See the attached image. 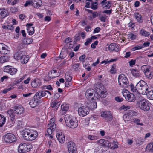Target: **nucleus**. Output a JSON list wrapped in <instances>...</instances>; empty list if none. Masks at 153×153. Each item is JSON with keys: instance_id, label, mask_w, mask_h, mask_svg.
I'll return each mask as SVG.
<instances>
[{"instance_id": "obj_23", "label": "nucleus", "mask_w": 153, "mask_h": 153, "mask_svg": "<svg viewBox=\"0 0 153 153\" xmlns=\"http://www.w3.org/2000/svg\"><path fill=\"white\" fill-rule=\"evenodd\" d=\"M126 100L129 102H133L135 100V96L132 93H130L125 98Z\"/></svg>"}, {"instance_id": "obj_22", "label": "nucleus", "mask_w": 153, "mask_h": 153, "mask_svg": "<svg viewBox=\"0 0 153 153\" xmlns=\"http://www.w3.org/2000/svg\"><path fill=\"white\" fill-rule=\"evenodd\" d=\"M131 72L132 75L135 76L140 77L141 75L140 70L138 69L134 68L131 69L130 70Z\"/></svg>"}, {"instance_id": "obj_42", "label": "nucleus", "mask_w": 153, "mask_h": 153, "mask_svg": "<svg viewBox=\"0 0 153 153\" xmlns=\"http://www.w3.org/2000/svg\"><path fill=\"white\" fill-rule=\"evenodd\" d=\"M99 137L97 135H89L88 136V138L90 140H96L99 138Z\"/></svg>"}, {"instance_id": "obj_6", "label": "nucleus", "mask_w": 153, "mask_h": 153, "mask_svg": "<svg viewBox=\"0 0 153 153\" xmlns=\"http://www.w3.org/2000/svg\"><path fill=\"white\" fill-rule=\"evenodd\" d=\"M139 107L144 111H148L150 109L149 102L147 100L143 98H140L138 102Z\"/></svg>"}, {"instance_id": "obj_8", "label": "nucleus", "mask_w": 153, "mask_h": 153, "mask_svg": "<svg viewBox=\"0 0 153 153\" xmlns=\"http://www.w3.org/2000/svg\"><path fill=\"white\" fill-rule=\"evenodd\" d=\"M32 148V145L29 143H21L18 147V151L19 152H25L29 151Z\"/></svg>"}, {"instance_id": "obj_49", "label": "nucleus", "mask_w": 153, "mask_h": 153, "mask_svg": "<svg viewBox=\"0 0 153 153\" xmlns=\"http://www.w3.org/2000/svg\"><path fill=\"white\" fill-rule=\"evenodd\" d=\"M122 93L123 96L126 98L127 96V95H128L130 93L128 92V91L126 89H124L123 90Z\"/></svg>"}, {"instance_id": "obj_64", "label": "nucleus", "mask_w": 153, "mask_h": 153, "mask_svg": "<svg viewBox=\"0 0 153 153\" xmlns=\"http://www.w3.org/2000/svg\"><path fill=\"white\" fill-rule=\"evenodd\" d=\"M100 30V27H97L95 28L94 31V33H96L99 32Z\"/></svg>"}, {"instance_id": "obj_47", "label": "nucleus", "mask_w": 153, "mask_h": 153, "mask_svg": "<svg viewBox=\"0 0 153 153\" xmlns=\"http://www.w3.org/2000/svg\"><path fill=\"white\" fill-rule=\"evenodd\" d=\"M145 75L146 77L147 78L151 79L153 77V74L150 71L145 73Z\"/></svg>"}, {"instance_id": "obj_13", "label": "nucleus", "mask_w": 153, "mask_h": 153, "mask_svg": "<svg viewBox=\"0 0 153 153\" xmlns=\"http://www.w3.org/2000/svg\"><path fill=\"white\" fill-rule=\"evenodd\" d=\"M67 148L69 153H76L77 150L75 144L73 142H68Z\"/></svg>"}, {"instance_id": "obj_2", "label": "nucleus", "mask_w": 153, "mask_h": 153, "mask_svg": "<svg viewBox=\"0 0 153 153\" xmlns=\"http://www.w3.org/2000/svg\"><path fill=\"white\" fill-rule=\"evenodd\" d=\"M137 92L145 95L148 92V86L146 83L143 80H141L136 85Z\"/></svg>"}, {"instance_id": "obj_18", "label": "nucleus", "mask_w": 153, "mask_h": 153, "mask_svg": "<svg viewBox=\"0 0 153 153\" xmlns=\"http://www.w3.org/2000/svg\"><path fill=\"white\" fill-rule=\"evenodd\" d=\"M14 111L15 113L17 114H22L24 112L23 107L21 105L15 106Z\"/></svg>"}, {"instance_id": "obj_33", "label": "nucleus", "mask_w": 153, "mask_h": 153, "mask_svg": "<svg viewBox=\"0 0 153 153\" xmlns=\"http://www.w3.org/2000/svg\"><path fill=\"white\" fill-rule=\"evenodd\" d=\"M134 16L138 22L142 23V22L143 19L140 14L138 13H134Z\"/></svg>"}, {"instance_id": "obj_62", "label": "nucleus", "mask_w": 153, "mask_h": 153, "mask_svg": "<svg viewBox=\"0 0 153 153\" xmlns=\"http://www.w3.org/2000/svg\"><path fill=\"white\" fill-rule=\"evenodd\" d=\"M48 138V139L49 140H51L52 141H54V140L53 139V136L51 134H48L47 135Z\"/></svg>"}, {"instance_id": "obj_54", "label": "nucleus", "mask_w": 153, "mask_h": 153, "mask_svg": "<svg viewBox=\"0 0 153 153\" xmlns=\"http://www.w3.org/2000/svg\"><path fill=\"white\" fill-rule=\"evenodd\" d=\"M91 7L93 9H96L97 7V2H93L91 3Z\"/></svg>"}, {"instance_id": "obj_40", "label": "nucleus", "mask_w": 153, "mask_h": 153, "mask_svg": "<svg viewBox=\"0 0 153 153\" xmlns=\"http://www.w3.org/2000/svg\"><path fill=\"white\" fill-rule=\"evenodd\" d=\"M92 102H91V104H90V105L89 106L90 108L91 109H95L96 108H97V101H92Z\"/></svg>"}, {"instance_id": "obj_52", "label": "nucleus", "mask_w": 153, "mask_h": 153, "mask_svg": "<svg viewBox=\"0 0 153 153\" xmlns=\"http://www.w3.org/2000/svg\"><path fill=\"white\" fill-rule=\"evenodd\" d=\"M40 92H39V91L36 92L35 95L34 97V98H35V99L37 100H39L41 98H42V97L40 94Z\"/></svg>"}, {"instance_id": "obj_28", "label": "nucleus", "mask_w": 153, "mask_h": 153, "mask_svg": "<svg viewBox=\"0 0 153 153\" xmlns=\"http://www.w3.org/2000/svg\"><path fill=\"white\" fill-rule=\"evenodd\" d=\"M56 72L57 71L55 70H53L49 71L48 73V77H49V78L47 79V78H45L44 79L45 80V81H49L51 78H53L55 77L56 76L54 75H53L51 76H50V75L56 73Z\"/></svg>"}, {"instance_id": "obj_61", "label": "nucleus", "mask_w": 153, "mask_h": 153, "mask_svg": "<svg viewBox=\"0 0 153 153\" xmlns=\"http://www.w3.org/2000/svg\"><path fill=\"white\" fill-rule=\"evenodd\" d=\"M92 41L91 40V39L90 38L88 39H87L86 42L85 43V45H88L89 43L92 42Z\"/></svg>"}, {"instance_id": "obj_25", "label": "nucleus", "mask_w": 153, "mask_h": 153, "mask_svg": "<svg viewBox=\"0 0 153 153\" xmlns=\"http://www.w3.org/2000/svg\"><path fill=\"white\" fill-rule=\"evenodd\" d=\"M48 127H51L53 129H55L56 128V124L55 123V119L52 118L50 120L49 124L48 125Z\"/></svg>"}, {"instance_id": "obj_46", "label": "nucleus", "mask_w": 153, "mask_h": 153, "mask_svg": "<svg viewBox=\"0 0 153 153\" xmlns=\"http://www.w3.org/2000/svg\"><path fill=\"white\" fill-rule=\"evenodd\" d=\"M129 86L130 89L132 92H137V89L136 88V86L135 87L134 85L132 83Z\"/></svg>"}, {"instance_id": "obj_11", "label": "nucleus", "mask_w": 153, "mask_h": 153, "mask_svg": "<svg viewBox=\"0 0 153 153\" xmlns=\"http://www.w3.org/2000/svg\"><path fill=\"white\" fill-rule=\"evenodd\" d=\"M78 111L79 115L81 117H83L89 113V110L88 108L82 106L79 108Z\"/></svg>"}, {"instance_id": "obj_4", "label": "nucleus", "mask_w": 153, "mask_h": 153, "mask_svg": "<svg viewBox=\"0 0 153 153\" xmlns=\"http://www.w3.org/2000/svg\"><path fill=\"white\" fill-rule=\"evenodd\" d=\"M14 58L16 59L20 60L21 62L23 64L27 63L29 59V56L26 55L25 52L19 51L14 55Z\"/></svg>"}, {"instance_id": "obj_15", "label": "nucleus", "mask_w": 153, "mask_h": 153, "mask_svg": "<svg viewBox=\"0 0 153 153\" xmlns=\"http://www.w3.org/2000/svg\"><path fill=\"white\" fill-rule=\"evenodd\" d=\"M101 116V117L107 120H110L112 117L111 113L110 111H108L102 112Z\"/></svg>"}, {"instance_id": "obj_17", "label": "nucleus", "mask_w": 153, "mask_h": 153, "mask_svg": "<svg viewBox=\"0 0 153 153\" xmlns=\"http://www.w3.org/2000/svg\"><path fill=\"white\" fill-rule=\"evenodd\" d=\"M60 105V102L56 100H54L52 101L51 103V106L53 109L57 110L59 107Z\"/></svg>"}, {"instance_id": "obj_60", "label": "nucleus", "mask_w": 153, "mask_h": 153, "mask_svg": "<svg viewBox=\"0 0 153 153\" xmlns=\"http://www.w3.org/2000/svg\"><path fill=\"white\" fill-rule=\"evenodd\" d=\"M39 91L40 93V95L42 97H44L47 94V93H46V91Z\"/></svg>"}, {"instance_id": "obj_30", "label": "nucleus", "mask_w": 153, "mask_h": 153, "mask_svg": "<svg viewBox=\"0 0 153 153\" xmlns=\"http://www.w3.org/2000/svg\"><path fill=\"white\" fill-rule=\"evenodd\" d=\"M7 113L10 117L11 120L13 121H14L15 120V114L13 113V110L10 109L8 110L7 111Z\"/></svg>"}, {"instance_id": "obj_29", "label": "nucleus", "mask_w": 153, "mask_h": 153, "mask_svg": "<svg viewBox=\"0 0 153 153\" xmlns=\"http://www.w3.org/2000/svg\"><path fill=\"white\" fill-rule=\"evenodd\" d=\"M146 150L150 152L153 153V142L150 143L147 145Z\"/></svg>"}, {"instance_id": "obj_20", "label": "nucleus", "mask_w": 153, "mask_h": 153, "mask_svg": "<svg viewBox=\"0 0 153 153\" xmlns=\"http://www.w3.org/2000/svg\"><path fill=\"white\" fill-rule=\"evenodd\" d=\"M8 15V11L4 8H0V18H3Z\"/></svg>"}, {"instance_id": "obj_26", "label": "nucleus", "mask_w": 153, "mask_h": 153, "mask_svg": "<svg viewBox=\"0 0 153 153\" xmlns=\"http://www.w3.org/2000/svg\"><path fill=\"white\" fill-rule=\"evenodd\" d=\"M108 49L111 51H118L119 49L118 46L114 43H111L108 46Z\"/></svg>"}, {"instance_id": "obj_27", "label": "nucleus", "mask_w": 153, "mask_h": 153, "mask_svg": "<svg viewBox=\"0 0 153 153\" xmlns=\"http://www.w3.org/2000/svg\"><path fill=\"white\" fill-rule=\"evenodd\" d=\"M39 103V101L34 98L33 99L30 101L29 105L31 107L34 108L38 105Z\"/></svg>"}, {"instance_id": "obj_31", "label": "nucleus", "mask_w": 153, "mask_h": 153, "mask_svg": "<svg viewBox=\"0 0 153 153\" xmlns=\"http://www.w3.org/2000/svg\"><path fill=\"white\" fill-rule=\"evenodd\" d=\"M9 57L7 56H2L0 57V63H3L9 60Z\"/></svg>"}, {"instance_id": "obj_12", "label": "nucleus", "mask_w": 153, "mask_h": 153, "mask_svg": "<svg viewBox=\"0 0 153 153\" xmlns=\"http://www.w3.org/2000/svg\"><path fill=\"white\" fill-rule=\"evenodd\" d=\"M137 114L133 110H129L126 114L123 116V118L125 121L130 120L133 118V117Z\"/></svg>"}, {"instance_id": "obj_7", "label": "nucleus", "mask_w": 153, "mask_h": 153, "mask_svg": "<svg viewBox=\"0 0 153 153\" xmlns=\"http://www.w3.org/2000/svg\"><path fill=\"white\" fill-rule=\"evenodd\" d=\"M4 141L7 143H11L16 140V137L12 133H8L3 137Z\"/></svg>"}, {"instance_id": "obj_55", "label": "nucleus", "mask_w": 153, "mask_h": 153, "mask_svg": "<svg viewBox=\"0 0 153 153\" xmlns=\"http://www.w3.org/2000/svg\"><path fill=\"white\" fill-rule=\"evenodd\" d=\"M55 130V129H53L51 127H48L47 130L48 134H52L53 132Z\"/></svg>"}, {"instance_id": "obj_24", "label": "nucleus", "mask_w": 153, "mask_h": 153, "mask_svg": "<svg viewBox=\"0 0 153 153\" xmlns=\"http://www.w3.org/2000/svg\"><path fill=\"white\" fill-rule=\"evenodd\" d=\"M1 50L0 51V52L2 54H7L9 52L8 49V46L3 43L1 47Z\"/></svg>"}, {"instance_id": "obj_34", "label": "nucleus", "mask_w": 153, "mask_h": 153, "mask_svg": "<svg viewBox=\"0 0 153 153\" xmlns=\"http://www.w3.org/2000/svg\"><path fill=\"white\" fill-rule=\"evenodd\" d=\"M103 8L105 9H108L111 6V3L110 1H108L101 4Z\"/></svg>"}, {"instance_id": "obj_9", "label": "nucleus", "mask_w": 153, "mask_h": 153, "mask_svg": "<svg viewBox=\"0 0 153 153\" xmlns=\"http://www.w3.org/2000/svg\"><path fill=\"white\" fill-rule=\"evenodd\" d=\"M65 122L66 125L67 126L71 128H76L78 125V122L75 119H70L69 118L66 119L65 120Z\"/></svg>"}, {"instance_id": "obj_57", "label": "nucleus", "mask_w": 153, "mask_h": 153, "mask_svg": "<svg viewBox=\"0 0 153 153\" xmlns=\"http://www.w3.org/2000/svg\"><path fill=\"white\" fill-rule=\"evenodd\" d=\"M98 43V41H96L92 43L91 45V47L93 49H94L96 45H97Z\"/></svg>"}, {"instance_id": "obj_41", "label": "nucleus", "mask_w": 153, "mask_h": 153, "mask_svg": "<svg viewBox=\"0 0 153 153\" xmlns=\"http://www.w3.org/2000/svg\"><path fill=\"white\" fill-rule=\"evenodd\" d=\"M6 118L0 114V127L4 124L6 121Z\"/></svg>"}, {"instance_id": "obj_16", "label": "nucleus", "mask_w": 153, "mask_h": 153, "mask_svg": "<svg viewBox=\"0 0 153 153\" xmlns=\"http://www.w3.org/2000/svg\"><path fill=\"white\" fill-rule=\"evenodd\" d=\"M98 142L102 146L109 147L111 146L110 143L107 140L103 139H100L99 140Z\"/></svg>"}, {"instance_id": "obj_63", "label": "nucleus", "mask_w": 153, "mask_h": 153, "mask_svg": "<svg viewBox=\"0 0 153 153\" xmlns=\"http://www.w3.org/2000/svg\"><path fill=\"white\" fill-rule=\"evenodd\" d=\"M118 147V145L117 144H115L113 146L111 147V148L110 149L111 150V151L112 152V151L114 152V150H113V149H114L115 148H117Z\"/></svg>"}, {"instance_id": "obj_5", "label": "nucleus", "mask_w": 153, "mask_h": 153, "mask_svg": "<svg viewBox=\"0 0 153 153\" xmlns=\"http://www.w3.org/2000/svg\"><path fill=\"white\" fill-rule=\"evenodd\" d=\"M119 85L122 88H126L129 85L128 79L123 74H120L118 76Z\"/></svg>"}, {"instance_id": "obj_44", "label": "nucleus", "mask_w": 153, "mask_h": 153, "mask_svg": "<svg viewBox=\"0 0 153 153\" xmlns=\"http://www.w3.org/2000/svg\"><path fill=\"white\" fill-rule=\"evenodd\" d=\"M17 71V70L16 69L14 68L11 66L9 73L10 74V75H13L15 74Z\"/></svg>"}, {"instance_id": "obj_36", "label": "nucleus", "mask_w": 153, "mask_h": 153, "mask_svg": "<svg viewBox=\"0 0 153 153\" xmlns=\"http://www.w3.org/2000/svg\"><path fill=\"white\" fill-rule=\"evenodd\" d=\"M150 68L148 65H144L142 66L141 69L144 72V74L145 73L149 72L150 71Z\"/></svg>"}, {"instance_id": "obj_10", "label": "nucleus", "mask_w": 153, "mask_h": 153, "mask_svg": "<svg viewBox=\"0 0 153 153\" xmlns=\"http://www.w3.org/2000/svg\"><path fill=\"white\" fill-rule=\"evenodd\" d=\"M56 136L58 140L60 143L62 144L64 143L65 137L64 134L61 130L59 129L56 130Z\"/></svg>"}, {"instance_id": "obj_53", "label": "nucleus", "mask_w": 153, "mask_h": 153, "mask_svg": "<svg viewBox=\"0 0 153 153\" xmlns=\"http://www.w3.org/2000/svg\"><path fill=\"white\" fill-rule=\"evenodd\" d=\"M14 87L13 86H11L10 87L8 88H6L3 90L2 92L4 94H6L7 92L10 91L13 89Z\"/></svg>"}, {"instance_id": "obj_43", "label": "nucleus", "mask_w": 153, "mask_h": 153, "mask_svg": "<svg viewBox=\"0 0 153 153\" xmlns=\"http://www.w3.org/2000/svg\"><path fill=\"white\" fill-rule=\"evenodd\" d=\"M146 94L147 95L148 97L150 99L152 100L153 98V91H148V92Z\"/></svg>"}, {"instance_id": "obj_1", "label": "nucleus", "mask_w": 153, "mask_h": 153, "mask_svg": "<svg viewBox=\"0 0 153 153\" xmlns=\"http://www.w3.org/2000/svg\"><path fill=\"white\" fill-rule=\"evenodd\" d=\"M23 137L25 140L32 141L35 139L38 135L37 132L32 129H25L24 131Z\"/></svg>"}, {"instance_id": "obj_51", "label": "nucleus", "mask_w": 153, "mask_h": 153, "mask_svg": "<svg viewBox=\"0 0 153 153\" xmlns=\"http://www.w3.org/2000/svg\"><path fill=\"white\" fill-rule=\"evenodd\" d=\"M131 107L129 105H123L120 108V110H123L124 111H126L128 109L130 108Z\"/></svg>"}, {"instance_id": "obj_21", "label": "nucleus", "mask_w": 153, "mask_h": 153, "mask_svg": "<svg viewBox=\"0 0 153 153\" xmlns=\"http://www.w3.org/2000/svg\"><path fill=\"white\" fill-rule=\"evenodd\" d=\"M32 6L35 8H38L42 5V1L41 0H32Z\"/></svg>"}, {"instance_id": "obj_58", "label": "nucleus", "mask_w": 153, "mask_h": 153, "mask_svg": "<svg viewBox=\"0 0 153 153\" xmlns=\"http://www.w3.org/2000/svg\"><path fill=\"white\" fill-rule=\"evenodd\" d=\"M143 47L141 46H136L132 48V50L133 51L136 50H139L141 49Z\"/></svg>"}, {"instance_id": "obj_14", "label": "nucleus", "mask_w": 153, "mask_h": 153, "mask_svg": "<svg viewBox=\"0 0 153 153\" xmlns=\"http://www.w3.org/2000/svg\"><path fill=\"white\" fill-rule=\"evenodd\" d=\"M65 79L66 82L65 86L68 87L71 84V81L72 80V77L68 73H66L65 74Z\"/></svg>"}, {"instance_id": "obj_56", "label": "nucleus", "mask_w": 153, "mask_h": 153, "mask_svg": "<svg viewBox=\"0 0 153 153\" xmlns=\"http://www.w3.org/2000/svg\"><path fill=\"white\" fill-rule=\"evenodd\" d=\"M33 5V2L32 0H28L26 1V3L25 4L24 6L25 7H27L29 5Z\"/></svg>"}, {"instance_id": "obj_38", "label": "nucleus", "mask_w": 153, "mask_h": 153, "mask_svg": "<svg viewBox=\"0 0 153 153\" xmlns=\"http://www.w3.org/2000/svg\"><path fill=\"white\" fill-rule=\"evenodd\" d=\"M67 54V51L65 50L64 49H62L61 52L59 55V57L62 59H64L66 57Z\"/></svg>"}, {"instance_id": "obj_3", "label": "nucleus", "mask_w": 153, "mask_h": 153, "mask_svg": "<svg viewBox=\"0 0 153 153\" xmlns=\"http://www.w3.org/2000/svg\"><path fill=\"white\" fill-rule=\"evenodd\" d=\"M95 93V91L94 89H87L85 92L86 97L89 100L99 101V96Z\"/></svg>"}, {"instance_id": "obj_19", "label": "nucleus", "mask_w": 153, "mask_h": 153, "mask_svg": "<svg viewBox=\"0 0 153 153\" xmlns=\"http://www.w3.org/2000/svg\"><path fill=\"white\" fill-rule=\"evenodd\" d=\"M41 84V82L40 80L38 79H34L32 81L31 85L34 88H37Z\"/></svg>"}, {"instance_id": "obj_37", "label": "nucleus", "mask_w": 153, "mask_h": 153, "mask_svg": "<svg viewBox=\"0 0 153 153\" xmlns=\"http://www.w3.org/2000/svg\"><path fill=\"white\" fill-rule=\"evenodd\" d=\"M127 36L128 40H133L136 39L137 35L135 34L131 33L127 35Z\"/></svg>"}, {"instance_id": "obj_50", "label": "nucleus", "mask_w": 153, "mask_h": 153, "mask_svg": "<svg viewBox=\"0 0 153 153\" xmlns=\"http://www.w3.org/2000/svg\"><path fill=\"white\" fill-rule=\"evenodd\" d=\"M11 66L9 65H7L4 67L3 68V71L9 73Z\"/></svg>"}, {"instance_id": "obj_59", "label": "nucleus", "mask_w": 153, "mask_h": 153, "mask_svg": "<svg viewBox=\"0 0 153 153\" xmlns=\"http://www.w3.org/2000/svg\"><path fill=\"white\" fill-rule=\"evenodd\" d=\"M128 25L129 27H131V28H134L135 27L134 24L131 22H130L128 23Z\"/></svg>"}, {"instance_id": "obj_39", "label": "nucleus", "mask_w": 153, "mask_h": 153, "mask_svg": "<svg viewBox=\"0 0 153 153\" xmlns=\"http://www.w3.org/2000/svg\"><path fill=\"white\" fill-rule=\"evenodd\" d=\"M34 27H27V30L28 31V34L30 35H32L34 33Z\"/></svg>"}, {"instance_id": "obj_32", "label": "nucleus", "mask_w": 153, "mask_h": 153, "mask_svg": "<svg viewBox=\"0 0 153 153\" xmlns=\"http://www.w3.org/2000/svg\"><path fill=\"white\" fill-rule=\"evenodd\" d=\"M140 33L141 36L145 37H148L150 35L149 32L143 29L140 30Z\"/></svg>"}, {"instance_id": "obj_48", "label": "nucleus", "mask_w": 153, "mask_h": 153, "mask_svg": "<svg viewBox=\"0 0 153 153\" xmlns=\"http://www.w3.org/2000/svg\"><path fill=\"white\" fill-rule=\"evenodd\" d=\"M61 108L62 111H67L69 109L68 105L66 104H63L61 105Z\"/></svg>"}, {"instance_id": "obj_45", "label": "nucleus", "mask_w": 153, "mask_h": 153, "mask_svg": "<svg viewBox=\"0 0 153 153\" xmlns=\"http://www.w3.org/2000/svg\"><path fill=\"white\" fill-rule=\"evenodd\" d=\"M116 66L115 64H113L111 67L110 72L111 74H114L116 73Z\"/></svg>"}, {"instance_id": "obj_35", "label": "nucleus", "mask_w": 153, "mask_h": 153, "mask_svg": "<svg viewBox=\"0 0 153 153\" xmlns=\"http://www.w3.org/2000/svg\"><path fill=\"white\" fill-rule=\"evenodd\" d=\"M99 94L101 97L104 98L106 97L107 93L106 90L104 89H101L99 91Z\"/></svg>"}]
</instances>
